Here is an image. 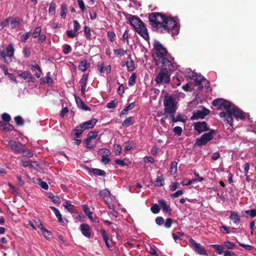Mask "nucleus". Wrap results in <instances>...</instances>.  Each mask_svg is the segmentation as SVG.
Here are the masks:
<instances>
[{
	"instance_id": "f257e3e1",
	"label": "nucleus",
	"mask_w": 256,
	"mask_h": 256,
	"mask_svg": "<svg viewBox=\"0 0 256 256\" xmlns=\"http://www.w3.org/2000/svg\"><path fill=\"white\" fill-rule=\"evenodd\" d=\"M148 20L153 30L158 33L170 32L172 36L178 34L177 22L172 17L161 12H154L149 14Z\"/></svg>"
},
{
	"instance_id": "f03ea898",
	"label": "nucleus",
	"mask_w": 256,
	"mask_h": 256,
	"mask_svg": "<svg viewBox=\"0 0 256 256\" xmlns=\"http://www.w3.org/2000/svg\"><path fill=\"white\" fill-rule=\"evenodd\" d=\"M154 52L152 53V56L156 66H160L162 64L171 66L172 63L168 59L170 54L166 48H164L158 41L154 42Z\"/></svg>"
},
{
	"instance_id": "7ed1b4c3",
	"label": "nucleus",
	"mask_w": 256,
	"mask_h": 256,
	"mask_svg": "<svg viewBox=\"0 0 256 256\" xmlns=\"http://www.w3.org/2000/svg\"><path fill=\"white\" fill-rule=\"evenodd\" d=\"M124 15L128 20L130 24L134 28L135 31L138 32L145 40H150L148 33L144 22L136 16L132 15L128 13H124Z\"/></svg>"
},
{
	"instance_id": "20e7f679",
	"label": "nucleus",
	"mask_w": 256,
	"mask_h": 256,
	"mask_svg": "<svg viewBox=\"0 0 256 256\" xmlns=\"http://www.w3.org/2000/svg\"><path fill=\"white\" fill-rule=\"evenodd\" d=\"M230 112H222L220 113L219 116L220 118H224V120L226 121L230 126L233 125V118L232 116H234L236 119L244 120L246 118L244 112L237 106H234L230 108Z\"/></svg>"
},
{
	"instance_id": "39448f33",
	"label": "nucleus",
	"mask_w": 256,
	"mask_h": 256,
	"mask_svg": "<svg viewBox=\"0 0 256 256\" xmlns=\"http://www.w3.org/2000/svg\"><path fill=\"white\" fill-rule=\"evenodd\" d=\"M174 70V68L172 64H171V66L160 64V70L154 79L156 83L162 84H169L170 81V72Z\"/></svg>"
},
{
	"instance_id": "423d86ee",
	"label": "nucleus",
	"mask_w": 256,
	"mask_h": 256,
	"mask_svg": "<svg viewBox=\"0 0 256 256\" xmlns=\"http://www.w3.org/2000/svg\"><path fill=\"white\" fill-rule=\"evenodd\" d=\"M164 106L165 118H169L171 114L176 113L177 110V104L172 96L167 95L164 96Z\"/></svg>"
},
{
	"instance_id": "0eeeda50",
	"label": "nucleus",
	"mask_w": 256,
	"mask_h": 256,
	"mask_svg": "<svg viewBox=\"0 0 256 256\" xmlns=\"http://www.w3.org/2000/svg\"><path fill=\"white\" fill-rule=\"evenodd\" d=\"M14 48L12 44H10L4 50H0V56L5 63L8 64L12 62V57L14 56Z\"/></svg>"
},
{
	"instance_id": "6e6552de",
	"label": "nucleus",
	"mask_w": 256,
	"mask_h": 256,
	"mask_svg": "<svg viewBox=\"0 0 256 256\" xmlns=\"http://www.w3.org/2000/svg\"><path fill=\"white\" fill-rule=\"evenodd\" d=\"M212 104L214 106L216 107L218 110H222L224 108L226 110V112H230V108L232 106L231 102L230 101L221 98L214 100L212 102Z\"/></svg>"
},
{
	"instance_id": "1a4fd4ad",
	"label": "nucleus",
	"mask_w": 256,
	"mask_h": 256,
	"mask_svg": "<svg viewBox=\"0 0 256 256\" xmlns=\"http://www.w3.org/2000/svg\"><path fill=\"white\" fill-rule=\"evenodd\" d=\"M190 244L192 249L200 255H206V250L204 246L200 244L197 243L194 240L190 238Z\"/></svg>"
},
{
	"instance_id": "9d476101",
	"label": "nucleus",
	"mask_w": 256,
	"mask_h": 256,
	"mask_svg": "<svg viewBox=\"0 0 256 256\" xmlns=\"http://www.w3.org/2000/svg\"><path fill=\"white\" fill-rule=\"evenodd\" d=\"M98 133V132L96 131H91L88 132L86 138L84 140V143L87 148L90 150L94 148L95 145H91L90 142L92 140L95 139L97 137Z\"/></svg>"
},
{
	"instance_id": "9b49d317",
	"label": "nucleus",
	"mask_w": 256,
	"mask_h": 256,
	"mask_svg": "<svg viewBox=\"0 0 256 256\" xmlns=\"http://www.w3.org/2000/svg\"><path fill=\"white\" fill-rule=\"evenodd\" d=\"M8 146L16 154H21L24 147L20 142L12 140H9Z\"/></svg>"
},
{
	"instance_id": "f8f14e48",
	"label": "nucleus",
	"mask_w": 256,
	"mask_h": 256,
	"mask_svg": "<svg viewBox=\"0 0 256 256\" xmlns=\"http://www.w3.org/2000/svg\"><path fill=\"white\" fill-rule=\"evenodd\" d=\"M210 112L209 110L207 109L204 106H202V110H198L193 113L192 120H198V118H204Z\"/></svg>"
},
{
	"instance_id": "ddd939ff",
	"label": "nucleus",
	"mask_w": 256,
	"mask_h": 256,
	"mask_svg": "<svg viewBox=\"0 0 256 256\" xmlns=\"http://www.w3.org/2000/svg\"><path fill=\"white\" fill-rule=\"evenodd\" d=\"M194 130L198 132L199 134L208 131L209 130L206 122H194Z\"/></svg>"
},
{
	"instance_id": "4468645a",
	"label": "nucleus",
	"mask_w": 256,
	"mask_h": 256,
	"mask_svg": "<svg viewBox=\"0 0 256 256\" xmlns=\"http://www.w3.org/2000/svg\"><path fill=\"white\" fill-rule=\"evenodd\" d=\"M98 122L97 119L94 118L80 124V127L84 130L93 128Z\"/></svg>"
},
{
	"instance_id": "2eb2a0df",
	"label": "nucleus",
	"mask_w": 256,
	"mask_h": 256,
	"mask_svg": "<svg viewBox=\"0 0 256 256\" xmlns=\"http://www.w3.org/2000/svg\"><path fill=\"white\" fill-rule=\"evenodd\" d=\"M10 22V28L14 29L19 28L22 24L23 23V20L19 17L13 18L12 16Z\"/></svg>"
},
{
	"instance_id": "dca6fc26",
	"label": "nucleus",
	"mask_w": 256,
	"mask_h": 256,
	"mask_svg": "<svg viewBox=\"0 0 256 256\" xmlns=\"http://www.w3.org/2000/svg\"><path fill=\"white\" fill-rule=\"evenodd\" d=\"M80 231L82 234L86 238H90L91 236L90 226L86 224L80 225Z\"/></svg>"
},
{
	"instance_id": "f3484780",
	"label": "nucleus",
	"mask_w": 256,
	"mask_h": 256,
	"mask_svg": "<svg viewBox=\"0 0 256 256\" xmlns=\"http://www.w3.org/2000/svg\"><path fill=\"white\" fill-rule=\"evenodd\" d=\"M18 76L22 78L23 80L30 82H34L36 80L32 74L28 71H24L22 72L18 75Z\"/></svg>"
},
{
	"instance_id": "a211bd4d",
	"label": "nucleus",
	"mask_w": 256,
	"mask_h": 256,
	"mask_svg": "<svg viewBox=\"0 0 256 256\" xmlns=\"http://www.w3.org/2000/svg\"><path fill=\"white\" fill-rule=\"evenodd\" d=\"M75 99L78 108L86 111L90 110V108L86 105L84 102L81 99V98L78 96H75Z\"/></svg>"
},
{
	"instance_id": "6ab92c4d",
	"label": "nucleus",
	"mask_w": 256,
	"mask_h": 256,
	"mask_svg": "<svg viewBox=\"0 0 256 256\" xmlns=\"http://www.w3.org/2000/svg\"><path fill=\"white\" fill-rule=\"evenodd\" d=\"M87 168L88 169V171L90 174H92L94 176H99L102 177H105L106 176V172L104 170L94 168Z\"/></svg>"
},
{
	"instance_id": "aec40b11",
	"label": "nucleus",
	"mask_w": 256,
	"mask_h": 256,
	"mask_svg": "<svg viewBox=\"0 0 256 256\" xmlns=\"http://www.w3.org/2000/svg\"><path fill=\"white\" fill-rule=\"evenodd\" d=\"M0 128L5 132L15 131L14 126L8 122L0 121Z\"/></svg>"
},
{
	"instance_id": "412c9836",
	"label": "nucleus",
	"mask_w": 256,
	"mask_h": 256,
	"mask_svg": "<svg viewBox=\"0 0 256 256\" xmlns=\"http://www.w3.org/2000/svg\"><path fill=\"white\" fill-rule=\"evenodd\" d=\"M230 218L235 224H238L240 221V216L238 214V213L234 211H230Z\"/></svg>"
},
{
	"instance_id": "4be33fe9",
	"label": "nucleus",
	"mask_w": 256,
	"mask_h": 256,
	"mask_svg": "<svg viewBox=\"0 0 256 256\" xmlns=\"http://www.w3.org/2000/svg\"><path fill=\"white\" fill-rule=\"evenodd\" d=\"M110 192L107 188L101 190L99 192L100 196L106 202H107L108 200V198L110 197Z\"/></svg>"
},
{
	"instance_id": "5701e85b",
	"label": "nucleus",
	"mask_w": 256,
	"mask_h": 256,
	"mask_svg": "<svg viewBox=\"0 0 256 256\" xmlns=\"http://www.w3.org/2000/svg\"><path fill=\"white\" fill-rule=\"evenodd\" d=\"M216 131L214 130H212L208 132L205 133L202 135V137L208 143L214 138V134H215Z\"/></svg>"
},
{
	"instance_id": "b1692460",
	"label": "nucleus",
	"mask_w": 256,
	"mask_h": 256,
	"mask_svg": "<svg viewBox=\"0 0 256 256\" xmlns=\"http://www.w3.org/2000/svg\"><path fill=\"white\" fill-rule=\"evenodd\" d=\"M159 204L160 205L163 211L165 212H171L172 209L169 205L166 204L164 200L162 199L158 201Z\"/></svg>"
},
{
	"instance_id": "393cba45",
	"label": "nucleus",
	"mask_w": 256,
	"mask_h": 256,
	"mask_svg": "<svg viewBox=\"0 0 256 256\" xmlns=\"http://www.w3.org/2000/svg\"><path fill=\"white\" fill-rule=\"evenodd\" d=\"M90 64L88 62V61L86 60H84L80 62L78 68L80 70L84 72L88 68Z\"/></svg>"
},
{
	"instance_id": "a878e982",
	"label": "nucleus",
	"mask_w": 256,
	"mask_h": 256,
	"mask_svg": "<svg viewBox=\"0 0 256 256\" xmlns=\"http://www.w3.org/2000/svg\"><path fill=\"white\" fill-rule=\"evenodd\" d=\"M63 206L71 213H74L76 212V206L72 204L69 201H66L64 204H63Z\"/></svg>"
},
{
	"instance_id": "bb28decb",
	"label": "nucleus",
	"mask_w": 256,
	"mask_h": 256,
	"mask_svg": "<svg viewBox=\"0 0 256 256\" xmlns=\"http://www.w3.org/2000/svg\"><path fill=\"white\" fill-rule=\"evenodd\" d=\"M247 214H250L251 218H254L256 216V209L246 210L242 212V217L246 216Z\"/></svg>"
},
{
	"instance_id": "cd10ccee",
	"label": "nucleus",
	"mask_w": 256,
	"mask_h": 256,
	"mask_svg": "<svg viewBox=\"0 0 256 256\" xmlns=\"http://www.w3.org/2000/svg\"><path fill=\"white\" fill-rule=\"evenodd\" d=\"M134 123V117L130 116L126 118L122 123L123 126L128 128L130 126L132 125Z\"/></svg>"
},
{
	"instance_id": "c85d7f7f",
	"label": "nucleus",
	"mask_w": 256,
	"mask_h": 256,
	"mask_svg": "<svg viewBox=\"0 0 256 256\" xmlns=\"http://www.w3.org/2000/svg\"><path fill=\"white\" fill-rule=\"evenodd\" d=\"M50 208L54 212L56 216L58 219V222H64L62 214L60 211L56 208L53 206H50Z\"/></svg>"
},
{
	"instance_id": "c756f323",
	"label": "nucleus",
	"mask_w": 256,
	"mask_h": 256,
	"mask_svg": "<svg viewBox=\"0 0 256 256\" xmlns=\"http://www.w3.org/2000/svg\"><path fill=\"white\" fill-rule=\"evenodd\" d=\"M100 234L104 238V240L105 242V244L108 248H110V245L108 242V234H106V230L102 228L100 230Z\"/></svg>"
},
{
	"instance_id": "7c9ffc66",
	"label": "nucleus",
	"mask_w": 256,
	"mask_h": 256,
	"mask_svg": "<svg viewBox=\"0 0 256 256\" xmlns=\"http://www.w3.org/2000/svg\"><path fill=\"white\" fill-rule=\"evenodd\" d=\"M84 130L80 126H77L74 130V132L72 134V136H75L76 138H80L84 132Z\"/></svg>"
},
{
	"instance_id": "2f4dec72",
	"label": "nucleus",
	"mask_w": 256,
	"mask_h": 256,
	"mask_svg": "<svg viewBox=\"0 0 256 256\" xmlns=\"http://www.w3.org/2000/svg\"><path fill=\"white\" fill-rule=\"evenodd\" d=\"M207 143L202 136L200 138L196 140V142L194 144V146H202L206 144Z\"/></svg>"
},
{
	"instance_id": "473e14b6",
	"label": "nucleus",
	"mask_w": 256,
	"mask_h": 256,
	"mask_svg": "<svg viewBox=\"0 0 256 256\" xmlns=\"http://www.w3.org/2000/svg\"><path fill=\"white\" fill-rule=\"evenodd\" d=\"M192 76L193 78H195L194 80H195L196 83L198 85L200 86L204 77L200 75H198L196 73L192 74Z\"/></svg>"
},
{
	"instance_id": "72a5a7b5",
	"label": "nucleus",
	"mask_w": 256,
	"mask_h": 256,
	"mask_svg": "<svg viewBox=\"0 0 256 256\" xmlns=\"http://www.w3.org/2000/svg\"><path fill=\"white\" fill-rule=\"evenodd\" d=\"M170 118L172 120V121L174 122H184V120L182 118V116L180 114H178L176 116V117H175V114H171L170 116Z\"/></svg>"
},
{
	"instance_id": "f704fd0d",
	"label": "nucleus",
	"mask_w": 256,
	"mask_h": 256,
	"mask_svg": "<svg viewBox=\"0 0 256 256\" xmlns=\"http://www.w3.org/2000/svg\"><path fill=\"white\" fill-rule=\"evenodd\" d=\"M130 62H127L126 65L128 71H132L135 68L134 62L130 57Z\"/></svg>"
},
{
	"instance_id": "c9c22d12",
	"label": "nucleus",
	"mask_w": 256,
	"mask_h": 256,
	"mask_svg": "<svg viewBox=\"0 0 256 256\" xmlns=\"http://www.w3.org/2000/svg\"><path fill=\"white\" fill-rule=\"evenodd\" d=\"M210 246L212 247L218 254H221L224 251V248L221 245L212 244Z\"/></svg>"
},
{
	"instance_id": "e433bc0d",
	"label": "nucleus",
	"mask_w": 256,
	"mask_h": 256,
	"mask_svg": "<svg viewBox=\"0 0 256 256\" xmlns=\"http://www.w3.org/2000/svg\"><path fill=\"white\" fill-rule=\"evenodd\" d=\"M14 122L18 126H22L24 124V120L20 116H17L14 118Z\"/></svg>"
},
{
	"instance_id": "4c0bfd02",
	"label": "nucleus",
	"mask_w": 256,
	"mask_h": 256,
	"mask_svg": "<svg viewBox=\"0 0 256 256\" xmlns=\"http://www.w3.org/2000/svg\"><path fill=\"white\" fill-rule=\"evenodd\" d=\"M114 54L116 56H124L126 54H127V52L125 50H124L123 49H117V50H114Z\"/></svg>"
},
{
	"instance_id": "58836bf2",
	"label": "nucleus",
	"mask_w": 256,
	"mask_h": 256,
	"mask_svg": "<svg viewBox=\"0 0 256 256\" xmlns=\"http://www.w3.org/2000/svg\"><path fill=\"white\" fill-rule=\"evenodd\" d=\"M67 12V6L65 4H62L60 6V16L63 18H65Z\"/></svg>"
},
{
	"instance_id": "ea45409f",
	"label": "nucleus",
	"mask_w": 256,
	"mask_h": 256,
	"mask_svg": "<svg viewBox=\"0 0 256 256\" xmlns=\"http://www.w3.org/2000/svg\"><path fill=\"white\" fill-rule=\"evenodd\" d=\"M164 178L162 176H158L155 181V186L160 187L164 185Z\"/></svg>"
},
{
	"instance_id": "a19ab883",
	"label": "nucleus",
	"mask_w": 256,
	"mask_h": 256,
	"mask_svg": "<svg viewBox=\"0 0 256 256\" xmlns=\"http://www.w3.org/2000/svg\"><path fill=\"white\" fill-rule=\"evenodd\" d=\"M21 154H22L23 156L28 158H32L33 156L32 152L28 150V149H26L25 146L22 149V152Z\"/></svg>"
},
{
	"instance_id": "79ce46f5",
	"label": "nucleus",
	"mask_w": 256,
	"mask_h": 256,
	"mask_svg": "<svg viewBox=\"0 0 256 256\" xmlns=\"http://www.w3.org/2000/svg\"><path fill=\"white\" fill-rule=\"evenodd\" d=\"M42 31L41 26H38L34 28V31L32 33V37L35 38H38L40 34Z\"/></svg>"
},
{
	"instance_id": "37998d69",
	"label": "nucleus",
	"mask_w": 256,
	"mask_h": 256,
	"mask_svg": "<svg viewBox=\"0 0 256 256\" xmlns=\"http://www.w3.org/2000/svg\"><path fill=\"white\" fill-rule=\"evenodd\" d=\"M56 4L55 3L53 2L50 3L48 9L49 14L52 15L54 14H56Z\"/></svg>"
},
{
	"instance_id": "c03bdc74",
	"label": "nucleus",
	"mask_w": 256,
	"mask_h": 256,
	"mask_svg": "<svg viewBox=\"0 0 256 256\" xmlns=\"http://www.w3.org/2000/svg\"><path fill=\"white\" fill-rule=\"evenodd\" d=\"M118 103L116 100H111L107 104L106 107L108 108H114L116 107Z\"/></svg>"
},
{
	"instance_id": "a18cd8bd",
	"label": "nucleus",
	"mask_w": 256,
	"mask_h": 256,
	"mask_svg": "<svg viewBox=\"0 0 256 256\" xmlns=\"http://www.w3.org/2000/svg\"><path fill=\"white\" fill-rule=\"evenodd\" d=\"M84 32L87 38L90 40L92 39L91 35V30L89 27L86 26H84Z\"/></svg>"
},
{
	"instance_id": "49530a36",
	"label": "nucleus",
	"mask_w": 256,
	"mask_h": 256,
	"mask_svg": "<svg viewBox=\"0 0 256 256\" xmlns=\"http://www.w3.org/2000/svg\"><path fill=\"white\" fill-rule=\"evenodd\" d=\"M82 83L83 84L81 86L80 91H81V93H82V96L85 97L86 96L85 92L86 90V84H87V78H86V80H84V82Z\"/></svg>"
},
{
	"instance_id": "de8ad7c7",
	"label": "nucleus",
	"mask_w": 256,
	"mask_h": 256,
	"mask_svg": "<svg viewBox=\"0 0 256 256\" xmlns=\"http://www.w3.org/2000/svg\"><path fill=\"white\" fill-rule=\"evenodd\" d=\"M136 73H133L128 80V84L130 86H134L136 82Z\"/></svg>"
},
{
	"instance_id": "09e8293b",
	"label": "nucleus",
	"mask_w": 256,
	"mask_h": 256,
	"mask_svg": "<svg viewBox=\"0 0 256 256\" xmlns=\"http://www.w3.org/2000/svg\"><path fill=\"white\" fill-rule=\"evenodd\" d=\"M30 34H31L30 32H26L25 34H22L20 37V41L22 42H26V40H28V38H29Z\"/></svg>"
},
{
	"instance_id": "8fccbe9b",
	"label": "nucleus",
	"mask_w": 256,
	"mask_h": 256,
	"mask_svg": "<svg viewBox=\"0 0 256 256\" xmlns=\"http://www.w3.org/2000/svg\"><path fill=\"white\" fill-rule=\"evenodd\" d=\"M150 210L152 213H154V214H156L160 212V208H159L158 205L156 204H154L152 206V207L150 208Z\"/></svg>"
},
{
	"instance_id": "3c124183",
	"label": "nucleus",
	"mask_w": 256,
	"mask_h": 256,
	"mask_svg": "<svg viewBox=\"0 0 256 256\" xmlns=\"http://www.w3.org/2000/svg\"><path fill=\"white\" fill-rule=\"evenodd\" d=\"M49 198L54 204H60V198L57 196H54V194H50L49 195Z\"/></svg>"
},
{
	"instance_id": "603ef678",
	"label": "nucleus",
	"mask_w": 256,
	"mask_h": 256,
	"mask_svg": "<svg viewBox=\"0 0 256 256\" xmlns=\"http://www.w3.org/2000/svg\"><path fill=\"white\" fill-rule=\"evenodd\" d=\"M2 120L6 122H9L11 120L10 115L6 112L3 113L2 114Z\"/></svg>"
},
{
	"instance_id": "864d4df0",
	"label": "nucleus",
	"mask_w": 256,
	"mask_h": 256,
	"mask_svg": "<svg viewBox=\"0 0 256 256\" xmlns=\"http://www.w3.org/2000/svg\"><path fill=\"white\" fill-rule=\"evenodd\" d=\"M172 219L171 218H168L166 219L164 224V226L166 228H169L172 226Z\"/></svg>"
},
{
	"instance_id": "5fc2aeb1",
	"label": "nucleus",
	"mask_w": 256,
	"mask_h": 256,
	"mask_svg": "<svg viewBox=\"0 0 256 256\" xmlns=\"http://www.w3.org/2000/svg\"><path fill=\"white\" fill-rule=\"evenodd\" d=\"M114 149L115 150V154L116 156H119L121 154L122 148L118 144H115L114 146Z\"/></svg>"
},
{
	"instance_id": "6e6d98bb",
	"label": "nucleus",
	"mask_w": 256,
	"mask_h": 256,
	"mask_svg": "<svg viewBox=\"0 0 256 256\" xmlns=\"http://www.w3.org/2000/svg\"><path fill=\"white\" fill-rule=\"evenodd\" d=\"M98 70L100 71L101 75H103L104 73V63L103 62H98Z\"/></svg>"
},
{
	"instance_id": "4d7b16f0",
	"label": "nucleus",
	"mask_w": 256,
	"mask_h": 256,
	"mask_svg": "<svg viewBox=\"0 0 256 256\" xmlns=\"http://www.w3.org/2000/svg\"><path fill=\"white\" fill-rule=\"evenodd\" d=\"M174 132L176 134H177L178 136L182 135V129L181 127L176 126H175L174 128Z\"/></svg>"
},
{
	"instance_id": "13d9d810",
	"label": "nucleus",
	"mask_w": 256,
	"mask_h": 256,
	"mask_svg": "<svg viewBox=\"0 0 256 256\" xmlns=\"http://www.w3.org/2000/svg\"><path fill=\"white\" fill-rule=\"evenodd\" d=\"M224 246L228 249H232L236 246L235 244L230 241L226 242H224Z\"/></svg>"
},
{
	"instance_id": "bf43d9fd",
	"label": "nucleus",
	"mask_w": 256,
	"mask_h": 256,
	"mask_svg": "<svg viewBox=\"0 0 256 256\" xmlns=\"http://www.w3.org/2000/svg\"><path fill=\"white\" fill-rule=\"evenodd\" d=\"M72 50V48L69 44H64L63 46V52L65 54H68Z\"/></svg>"
},
{
	"instance_id": "052dcab7",
	"label": "nucleus",
	"mask_w": 256,
	"mask_h": 256,
	"mask_svg": "<svg viewBox=\"0 0 256 256\" xmlns=\"http://www.w3.org/2000/svg\"><path fill=\"white\" fill-rule=\"evenodd\" d=\"M46 82L48 85H51V84H52L54 81H53L52 78H51L50 72H48L46 73Z\"/></svg>"
},
{
	"instance_id": "680f3d73",
	"label": "nucleus",
	"mask_w": 256,
	"mask_h": 256,
	"mask_svg": "<svg viewBox=\"0 0 256 256\" xmlns=\"http://www.w3.org/2000/svg\"><path fill=\"white\" fill-rule=\"evenodd\" d=\"M40 186L44 190H47L48 188V186L47 183L44 181H42L41 179L38 178Z\"/></svg>"
},
{
	"instance_id": "e2e57ef3",
	"label": "nucleus",
	"mask_w": 256,
	"mask_h": 256,
	"mask_svg": "<svg viewBox=\"0 0 256 256\" xmlns=\"http://www.w3.org/2000/svg\"><path fill=\"white\" fill-rule=\"evenodd\" d=\"M107 36L110 40L111 42H113L114 40V38L116 37L115 33L112 31V32H108L107 34Z\"/></svg>"
},
{
	"instance_id": "0e129e2a",
	"label": "nucleus",
	"mask_w": 256,
	"mask_h": 256,
	"mask_svg": "<svg viewBox=\"0 0 256 256\" xmlns=\"http://www.w3.org/2000/svg\"><path fill=\"white\" fill-rule=\"evenodd\" d=\"M200 86L202 88H208L210 86V83L208 80L204 78Z\"/></svg>"
},
{
	"instance_id": "69168bd1",
	"label": "nucleus",
	"mask_w": 256,
	"mask_h": 256,
	"mask_svg": "<svg viewBox=\"0 0 256 256\" xmlns=\"http://www.w3.org/2000/svg\"><path fill=\"white\" fill-rule=\"evenodd\" d=\"M66 34L70 38H74L76 36V32L72 30H67Z\"/></svg>"
},
{
	"instance_id": "338daca9",
	"label": "nucleus",
	"mask_w": 256,
	"mask_h": 256,
	"mask_svg": "<svg viewBox=\"0 0 256 256\" xmlns=\"http://www.w3.org/2000/svg\"><path fill=\"white\" fill-rule=\"evenodd\" d=\"M12 16H9L6 18L4 20L2 21L1 22H0V24L3 26V27L5 28L6 26H7L9 22L11 20Z\"/></svg>"
},
{
	"instance_id": "774afa93",
	"label": "nucleus",
	"mask_w": 256,
	"mask_h": 256,
	"mask_svg": "<svg viewBox=\"0 0 256 256\" xmlns=\"http://www.w3.org/2000/svg\"><path fill=\"white\" fill-rule=\"evenodd\" d=\"M78 4L80 8L81 9L82 12H84L86 10V8L84 2L82 0H78Z\"/></svg>"
}]
</instances>
